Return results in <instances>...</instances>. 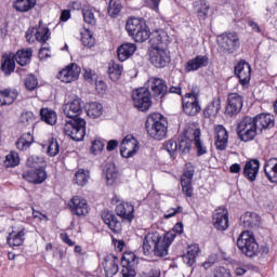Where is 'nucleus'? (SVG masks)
I'll list each match as a JSON object with an SVG mask.
<instances>
[{
  "instance_id": "nucleus-9",
  "label": "nucleus",
  "mask_w": 277,
  "mask_h": 277,
  "mask_svg": "<svg viewBox=\"0 0 277 277\" xmlns=\"http://www.w3.org/2000/svg\"><path fill=\"white\" fill-rule=\"evenodd\" d=\"M137 150H140V142H137V138L128 135L122 140L120 144L121 157L129 159L134 157L137 154Z\"/></svg>"
},
{
  "instance_id": "nucleus-59",
  "label": "nucleus",
  "mask_w": 277,
  "mask_h": 277,
  "mask_svg": "<svg viewBox=\"0 0 277 277\" xmlns=\"http://www.w3.org/2000/svg\"><path fill=\"white\" fill-rule=\"evenodd\" d=\"M184 97L187 98H200V87H198L197 84H193L190 92L186 93L184 95Z\"/></svg>"
},
{
  "instance_id": "nucleus-32",
  "label": "nucleus",
  "mask_w": 277,
  "mask_h": 277,
  "mask_svg": "<svg viewBox=\"0 0 277 277\" xmlns=\"http://www.w3.org/2000/svg\"><path fill=\"white\" fill-rule=\"evenodd\" d=\"M135 51H137V45L135 43H123L117 49V55L119 62H127Z\"/></svg>"
},
{
  "instance_id": "nucleus-63",
  "label": "nucleus",
  "mask_w": 277,
  "mask_h": 277,
  "mask_svg": "<svg viewBox=\"0 0 277 277\" xmlns=\"http://www.w3.org/2000/svg\"><path fill=\"white\" fill-rule=\"evenodd\" d=\"M183 211V207H177L176 209L171 208L167 214H164L166 220H170V217H174L176 213H181Z\"/></svg>"
},
{
  "instance_id": "nucleus-53",
  "label": "nucleus",
  "mask_w": 277,
  "mask_h": 277,
  "mask_svg": "<svg viewBox=\"0 0 277 277\" xmlns=\"http://www.w3.org/2000/svg\"><path fill=\"white\" fill-rule=\"evenodd\" d=\"M166 150L169 153L171 159H176V150H179V144L174 140H169L164 145Z\"/></svg>"
},
{
  "instance_id": "nucleus-18",
  "label": "nucleus",
  "mask_w": 277,
  "mask_h": 277,
  "mask_svg": "<svg viewBox=\"0 0 277 277\" xmlns=\"http://www.w3.org/2000/svg\"><path fill=\"white\" fill-rule=\"evenodd\" d=\"M212 220L216 230L224 232L228 229V210L226 208L215 210Z\"/></svg>"
},
{
  "instance_id": "nucleus-38",
  "label": "nucleus",
  "mask_w": 277,
  "mask_h": 277,
  "mask_svg": "<svg viewBox=\"0 0 277 277\" xmlns=\"http://www.w3.org/2000/svg\"><path fill=\"white\" fill-rule=\"evenodd\" d=\"M37 0H14L13 9L16 12L25 13L36 8Z\"/></svg>"
},
{
  "instance_id": "nucleus-33",
  "label": "nucleus",
  "mask_w": 277,
  "mask_h": 277,
  "mask_svg": "<svg viewBox=\"0 0 277 277\" xmlns=\"http://www.w3.org/2000/svg\"><path fill=\"white\" fill-rule=\"evenodd\" d=\"M14 62L19 66H27L31 62L34 50L31 48L18 50L15 54H11Z\"/></svg>"
},
{
  "instance_id": "nucleus-50",
  "label": "nucleus",
  "mask_w": 277,
  "mask_h": 277,
  "mask_svg": "<svg viewBox=\"0 0 277 277\" xmlns=\"http://www.w3.org/2000/svg\"><path fill=\"white\" fill-rule=\"evenodd\" d=\"M195 146L197 148V157H202V155H207V147L202 145V141H200V129L194 131Z\"/></svg>"
},
{
  "instance_id": "nucleus-43",
  "label": "nucleus",
  "mask_w": 277,
  "mask_h": 277,
  "mask_svg": "<svg viewBox=\"0 0 277 277\" xmlns=\"http://www.w3.org/2000/svg\"><path fill=\"white\" fill-rule=\"evenodd\" d=\"M49 38H51V30L49 27H38L35 29V39L37 42H40L41 44H44Z\"/></svg>"
},
{
  "instance_id": "nucleus-48",
  "label": "nucleus",
  "mask_w": 277,
  "mask_h": 277,
  "mask_svg": "<svg viewBox=\"0 0 277 277\" xmlns=\"http://www.w3.org/2000/svg\"><path fill=\"white\" fill-rule=\"evenodd\" d=\"M109 16L113 18H116L120 12H122V3L120 0H110L108 3V10H107Z\"/></svg>"
},
{
  "instance_id": "nucleus-24",
  "label": "nucleus",
  "mask_w": 277,
  "mask_h": 277,
  "mask_svg": "<svg viewBox=\"0 0 277 277\" xmlns=\"http://www.w3.org/2000/svg\"><path fill=\"white\" fill-rule=\"evenodd\" d=\"M209 66V56L197 55L195 58L189 60L185 65L186 72H194Z\"/></svg>"
},
{
  "instance_id": "nucleus-34",
  "label": "nucleus",
  "mask_w": 277,
  "mask_h": 277,
  "mask_svg": "<svg viewBox=\"0 0 277 277\" xmlns=\"http://www.w3.org/2000/svg\"><path fill=\"white\" fill-rule=\"evenodd\" d=\"M198 254H200V247L198 243H193L188 246L187 252L182 256V259L188 267H192L194 263H196V256H198Z\"/></svg>"
},
{
  "instance_id": "nucleus-36",
  "label": "nucleus",
  "mask_w": 277,
  "mask_h": 277,
  "mask_svg": "<svg viewBox=\"0 0 277 277\" xmlns=\"http://www.w3.org/2000/svg\"><path fill=\"white\" fill-rule=\"evenodd\" d=\"M106 185H114L116 183V179H118V169H116V164L113 162H108L103 170Z\"/></svg>"
},
{
  "instance_id": "nucleus-3",
  "label": "nucleus",
  "mask_w": 277,
  "mask_h": 277,
  "mask_svg": "<svg viewBox=\"0 0 277 277\" xmlns=\"http://www.w3.org/2000/svg\"><path fill=\"white\" fill-rule=\"evenodd\" d=\"M236 246L249 259L259 256V242H256L254 234L250 230H245L239 235Z\"/></svg>"
},
{
  "instance_id": "nucleus-28",
  "label": "nucleus",
  "mask_w": 277,
  "mask_h": 277,
  "mask_svg": "<svg viewBox=\"0 0 277 277\" xmlns=\"http://www.w3.org/2000/svg\"><path fill=\"white\" fill-rule=\"evenodd\" d=\"M259 168H261V162L256 159L249 160L243 168V176L249 181H256V174H259Z\"/></svg>"
},
{
  "instance_id": "nucleus-30",
  "label": "nucleus",
  "mask_w": 277,
  "mask_h": 277,
  "mask_svg": "<svg viewBox=\"0 0 277 277\" xmlns=\"http://www.w3.org/2000/svg\"><path fill=\"white\" fill-rule=\"evenodd\" d=\"M240 222L245 228H259L261 225V216L256 212H246L241 217Z\"/></svg>"
},
{
  "instance_id": "nucleus-61",
  "label": "nucleus",
  "mask_w": 277,
  "mask_h": 277,
  "mask_svg": "<svg viewBox=\"0 0 277 277\" xmlns=\"http://www.w3.org/2000/svg\"><path fill=\"white\" fill-rule=\"evenodd\" d=\"M25 38L28 44H34L36 42V28H28Z\"/></svg>"
},
{
  "instance_id": "nucleus-35",
  "label": "nucleus",
  "mask_w": 277,
  "mask_h": 277,
  "mask_svg": "<svg viewBox=\"0 0 277 277\" xmlns=\"http://www.w3.org/2000/svg\"><path fill=\"white\" fill-rule=\"evenodd\" d=\"M1 70L4 72L5 77H10L16 68V63L12 54H4L1 58Z\"/></svg>"
},
{
  "instance_id": "nucleus-15",
  "label": "nucleus",
  "mask_w": 277,
  "mask_h": 277,
  "mask_svg": "<svg viewBox=\"0 0 277 277\" xmlns=\"http://www.w3.org/2000/svg\"><path fill=\"white\" fill-rule=\"evenodd\" d=\"M69 209L78 217L85 216L89 213L88 201L79 196H74L68 202Z\"/></svg>"
},
{
  "instance_id": "nucleus-26",
  "label": "nucleus",
  "mask_w": 277,
  "mask_h": 277,
  "mask_svg": "<svg viewBox=\"0 0 277 277\" xmlns=\"http://www.w3.org/2000/svg\"><path fill=\"white\" fill-rule=\"evenodd\" d=\"M252 118L255 122V127H258V129H261V131H263V129L265 130L274 128L275 122L274 116L272 114L263 113Z\"/></svg>"
},
{
  "instance_id": "nucleus-37",
  "label": "nucleus",
  "mask_w": 277,
  "mask_h": 277,
  "mask_svg": "<svg viewBox=\"0 0 277 277\" xmlns=\"http://www.w3.org/2000/svg\"><path fill=\"white\" fill-rule=\"evenodd\" d=\"M194 10L199 21H207V17L209 16V4L207 3V0L195 1Z\"/></svg>"
},
{
  "instance_id": "nucleus-46",
  "label": "nucleus",
  "mask_w": 277,
  "mask_h": 277,
  "mask_svg": "<svg viewBox=\"0 0 277 277\" xmlns=\"http://www.w3.org/2000/svg\"><path fill=\"white\" fill-rule=\"evenodd\" d=\"M121 75H122V66H120L117 63H111L108 66V77L109 79H111V81H118Z\"/></svg>"
},
{
  "instance_id": "nucleus-42",
  "label": "nucleus",
  "mask_w": 277,
  "mask_h": 277,
  "mask_svg": "<svg viewBox=\"0 0 277 277\" xmlns=\"http://www.w3.org/2000/svg\"><path fill=\"white\" fill-rule=\"evenodd\" d=\"M40 116L41 120L45 122V124H50L51 127H53V124L57 122V114L49 108H41Z\"/></svg>"
},
{
  "instance_id": "nucleus-51",
  "label": "nucleus",
  "mask_w": 277,
  "mask_h": 277,
  "mask_svg": "<svg viewBox=\"0 0 277 277\" xmlns=\"http://www.w3.org/2000/svg\"><path fill=\"white\" fill-rule=\"evenodd\" d=\"M18 163H21V158L18 157V153L11 151L9 155H6L5 157L6 168H16Z\"/></svg>"
},
{
  "instance_id": "nucleus-49",
  "label": "nucleus",
  "mask_w": 277,
  "mask_h": 277,
  "mask_svg": "<svg viewBox=\"0 0 277 277\" xmlns=\"http://www.w3.org/2000/svg\"><path fill=\"white\" fill-rule=\"evenodd\" d=\"M28 168H35V170H42L44 168V158L32 155L27 159Z\"/></svg>"
},
{
  "instance_id": "nucleus-58",
  "label": "nucleus",
  "mask_w": 277,
  "mask_h": 277,
  "mask_svg": "<svg viewBox=\"0 0 277 277\" xmlns=\"http://www.w3.org/2000/svg\"><path fill=\"white\" fill-rule=\"evenodd\" d=\"M179 150H181L183 155H187V153L192 150V142L187 138L181 140L179 144Z\"/></svg>"
},
{
  "instance_id": "nucleus-22",
  "label": "nucleus",
  "mask_w": 277,
  "mask_h": 277,
  "mask_svg": "<svg viewBox=\"0 0 277 277\" xmlns=\"http://www.w3.org/2000/svg\"><path fill=\"white\" fill-rule=\"evenodd\" d=\"M102 220L104 224H107L108 228L113 233H120L122 230V223L118 220V216L111 211H104L102 213Z\"/></svg>"
},
{
  "instance_id": "nucleus-7",
  "label": "nucleus",
  "mask_w": 277,
  "mask_h": 277,
  "mask_svg": "<svg viewBox=\"0 0 277 277\" xmlns=\"http://www.w3.org/2000/svg\"><path fill=\"white\" fill-rule=\"evenodd\" d=\"M217 44L222 53H236L239 50V36L237 32H223L217 37Z\"/></svg>"
},
{
  "instance_id": "nucleus-8",
  "label": "nucleus",
  "mask_w": 277,
  "mask_h": 277,
  "mask_svg": "<svg viewBox=\"0 0 277 277\" xmlns=\"http://www.w3.org/2000/svg\"><path fill=\"white\" fill-rule=\"evenodd\" d=\"M149 60L155 68H166L170 63V52L163 48H153Z\"/></svg>"
},
{
  "instance_id": "nucleus-52",
  "label": "nucleus",
  "mask_w": 277,
  "mask_h": 277,
  "mask_svg": "<svg viewBox=\"0 0 277 277\" xmlns=\"http://www.w3.org/2000/svg\"><path fill=\"white\" fill-rule=\"evenodd\" d=\"M82 16L87 25H91V27H94V25H96V17L94 16V12L91 9H82Z\"/></svg>"
},
{
  "instance_id": "nucleus-55",
  "label": "nucleus",
  "mask_w": 277,
  "mask_h": 277,
  "mask_svg": "<svg viewBox=\"0 0 277 277\" xmlns=\"http://www.w3.org/2000/svg\"><path fill=\"white\" fill-rule=\"evenodd\" d=\"M182 192L187 198L194 196V186L189 180H181Z\"/></svg>"
},
{
  "instance_id": "nucleus-11",
  "label": "nucleus",
  "mask_w": 277,
  "mask_h": 277,
  "mask_svg": "<svg viewBox=\"0 0 277 277\" xmlns=\"http://www.w3.org/2000/svg\"><path fill=\"white\" fill-rule=\"evenodd\" d=\"M79 75H81V67L75 63H71L62 69L56 77L63 83H72V81H77V79H79Z\"/></svg>"
},
{
  "instance_id": "nucleus-31",
  "label": "nucleus",
  "mask_w": 277,
  "mask_h": 277,
  "mask_svg": "<svg viewBox=\"0 0 277 277\" xmlns=\"http://www.w3.org/2000/svg\"><path fill=\"white\" fill-rule=\"evenodd\" d=\"M18 98V91L16 89H3L0 91V107L5 105H13L14 101Z\"/></svg>"
},
{
  "instance_id": "nucleus-25",
  "label": "nucleus",
  "mask_w": 277,
  "mask_h": 277,
  "mask_svg": "<svg viewBox=\"0 0 277 277\" xmlns=\"http://www.w3.org/2000/svg\"><path fill=\"white\" fill-rule=\"evenodd\" d=\"M27 235V230L25 228L12 230L9 233L6 237V243L10 248L23 246L25 243V236Z\"/></svg>"
},
{
  "instance_id": "nucleus-60",
  "label": "nucleus",
  "mask_w": 277,
  "mask_h": 277,
  "mask_svg": "<svg viewBox=\"0 0 277 277\" xmlns=\"http://www.w3.org/2000/svg\"><path fill=\"white\" fill-rule=\"evenodd\" d=\"M195 170L192 167H187L186 169H184V172L181 176V181H194V174H195Z\"/></svg>"
},
{
  "instance_id": "nucleus-10",
  "label": "nucleus",
  "mask_w": 277,
  "mask_h": 277,
  "mask_svg": "<svg viewBox=\"0 0 277 277\" xmlns=\"http://www.w3.org/2000/svg\"><path fill=\"white\" fill-rule=\"evenodd\" d=\"M63 113L69 120L80 119L79 116L83 114V106L81 105V98H74L65 101L63 105Z\"/></svg>"
},
{
  "instance_id": "nucleus-29",
  "label": "nucleus",
  "mask_w": 277,
  "mask_h": 277,
  "mask_svg": "<svg viewBox=\"0 0 277 277\" xmlns=\"http://www.w3.org/2000/svg\"><path fill=\"white\" fill-rule=\"evenodd\" d=\"M214 131L216 133L215 146L217 150H226L228 144V131L224 126H216Z\"/></svg>"
},
{
  "instance_id": "nucleus-45",
  "label": "nucleus",
  "mask_w": 277,
  "mask_h": 277,
  "mask_svg": "<svg viewBox=\"0 0 277 277\" xmlns=\"http://www.w3.org/2000/svg\"><path fill=\"white\" fill-rule=\"evenodd\" d=\"M88 181H90V172L83 169L78 170L75 174L74 183L83 187L84 185H88Z\"/></svg>"
},
{
  "instance_id": "nucleus-27",
  "label": "nucleus",
  "mask_w": 277,
  "mask_h": 277,
  "mask_svg": "<svg viewBox=\"0 0 277 277\" xmlns=\"http://www.w3.org/2000/svg\"><path fill=\"white\" fill-rule=\"evenodd\" d=\"M103 266L106 277L116 276L118 274V258L114 254L106 255Z\"/></svg>"
},
{
  "instance_id": "nucleus-20",
  "label": "nucleus",
  "mask_w": 277,
  "mask_h": 277,
  "mask_svg": "<svg viewBox=\"0 0 277 277\" xmlns=\"http://www.w3.org/2000/svg\"><path fill=\"white\" fill-rule=\"evenodd\" d=\"M23 179L34 185H40L47 181V171L44 169L27 170L23 173Z\"/></svg>"
},
{
  "instance_id": "nucleus-47",
  "label": "nucleus",
  "mask_w": 277,
  "mask_h": 277,
  "mask_svg": "<svg viewBox=\"0 0 277 277\" xmlns=\"http://www.w3.org/2000/svg\"><path fill=\"white\" fill-rule=\"evenodd\" d=\"M81 42L83 47H87L88 49H92L95 44L94 35H92V31L89 30V28H84V31L81 32Z\"/></svg>"
},
{
  "instance_id": "nucleus-4",
  "label": "nucleus",
  "mask_w": 277,
  "mask_h": 277,
  "mask_svg": "<svg viewBox=\"0 0 277 277\" xmlns=\"http://www.w3.org/2000/svg\"><path fill=\"white\" fill-rule=\"evenodd\" d=\"M237 135L240 142H252L254 137H256L259 128L254 122V118L250 116H245L238 123H237Z\"/></svg>"
},
{
  "instance_id": "nucleus-57",
  "label": "nucleus",
  "mask_w": 277,
  "mask_h": 277,
  "mask_svg": "<svg viewBox=\"0 0 277 277\" xmlns=\"http://www.w3.org/2000/svg\"><path fill=\"white\" fill-rule=\"evenodd\" d=\"M19 122H22V124H24V127H27L28 124H32L34 113H31V111L23 113L21 115Z\"/></svg>"
},
{
  "instance_id": "nucleus-2",
  "label": "nucleus",
  "mask_w": 277,
  "mask_h": 277,
  "mask_svg": "<svg viewBox=\"0 0 277 277\" xmlns=\"http://www.w3.org/2000/svg\"><path fill=\"white\" fill-rule=\"evenodd\" d=\"M126 31L134 42H146L150 38V28L144 18L130 17L126 23Z\"/></svg>"
},
{
  "instance_id": "nucleus-64",
  "label": "nucleus",
  "mask_w": 277,
  "mask_h": 277,
  "mask_svg": "<svg viewBox=\"0 0 277 277\" xmlns=\"http://www.w3.org/2000/svg\"><path fill=\"white\" fill-rule=\"evenodd\" d=\"M95 89L97 90V92L103 94L107 91V84L103 80L96 81Z\"/></svg>"
},
{
  "instance_id": "nucleus-56",
  "label": "nucleus",
  "mask_w": 277,
  "mask_h": 277,
  "mask_svg": "<svg viewBox=\"0 0 277 277\" xmlns=\"http://www.w3.org/2000/svg\"><path fill=\"white\" fill-rule=\"evenodd\" d=\"M25 88L30 92H34L38 88V78L34 75H29L25 79Z\"/></svg>"
},
{
  "instance_id": "nucleus-40",
  "label": "nucleus",
  "mask_w": 277,
  "mask_h": 277,
  "mask_svg": "<svg viewBox=\"0 0 277 277\" xmlns=\"http://www.w3.org/2000/svg\"><path fill=\"white\" fill-rule=\"evenodd\" d=\"M222 108V103L220 98H214L203 110L205 118H211L217 116L220 109Z\"/></svg>"
},
{
  "instance_id": "nucleus-13",
  "label": "nucleus",
  "mask_w": 277,
  "mask_h": 277,
  "mask_svg": "<svg viewBox=\"0 0 277 277\" xmlns=\"http://www.w3.org/2000/svg\"><path fill=\"white\" fill-rule=\"evenodd\" d=\"M150 90L156 101H162L168 94V82L161 78H150Z\"/></svg>"
},
{
  "instance_id": "nucleus-17",
  "label": "nucleus",
  "mask_w": 277,
  "mask_h": 277,
  "mask_svg": "<svg viewBox=\"0 0 277 277\" xmlns=\"http://www.w3.org/2000/svg\"><path fill=\"white\" fill-rule=\"evenodd\" d=\"M182 109L186 116H198L202 109L200 106V98L183 96Z\"/></svg>"
},
{
  "instance_id": "nucleus-19",
  "label": "nucleus",
  "mask_w": 277,
  "mask_h": 277,
  "mask_svg": "<svg viewBox=\"0 0 277 277\" xmlns=\"http://www.w3.org/2000/svg\"><path fill=\"white\" fill-rule=\"evenodd\" d=\"M168 42H170V37L163 29H156L151 32L149 30V43L151 49H161L163 48L162 44H168Z\"/></svg>"
},
{
  "instance_id": "nucleus-23",
  "label": "nucleus",
  "mask_w": 277,
  "mask_h": 277,
  "mask_svg": "<svg viewBox=\"0 0 277 277\" xmlns=\"http://www.w3.org/2000/svg\"><path fill=\"white\" fill-rule=\"evenodd\" d=\"M161 239L159 232L148 233L143 239V252L146 256L151 254L157 246V241Z\"/></svg>"
},
{
  "instance_id": "nucleus-39",
  "label": "nucleus",
  "mask_w": 277,
  "mask_h": 277,
  "mask_svg": "<svg viewBox=\"0 0 277 277\" xmlns=\"http://www.w3.org/2000/svg\"><path fill=\"white\" fill-rule=\"evenodd\" d=\"M87 116L93 119L101 118V116H103V104L97 102H90L87 105Z\"/></svg>"
},
{
  "instance_id": "nucleus-54",
  "label": "nucleus",
  "mask_w": 277,
  "mask_h": 277,
  "mask_svg": "<svg viewBox=\"0 0 277 277\" xmlns=\"http://www.w3.org/2000/svg\"><path fill=\"white\" fill-rule=\"evenodd\" d=\"M48 155L50 157H56V155H60V143L57 140L51 138L49 141Z\"/></svg>"
},
{
  "instance_id": "nucleus-21",
  "label": "nucleus",
  "mask_w": 277,
  "mask_h": 277,
  "mask_svg": "<svg viewBox=\"0 0 277 277\" xmlns=\"http://www.w3.org/2000/svg\"><path fill=\"white\" fill-rule=\"evenodd\" d=\"M115 211L118 217H121L122 222L131 223L133 222V217H135L133 215V213H135V208L129 202H121L117 205Z\"/></svg>"
},
{
  "instance_id": "nucleus-1",
  "label": "nucleus",
  "mask_w": 277,
  "mask_h": 277,
  "mask_svg": "<svg viewBox=\"0 0 277 277\" xmlns=\"http://www.w3.org/2000/svg\"><path fill=\"white\" fill-rule=\"evenodd\" d=\"M145 129L150 137L161 141L168 135V121H166L163 115L153 113L147 116Z\"/></svg>"
},
{
  "instance_id": "nucleus-62",
  "label": "nucleus",
  "mask_w": 277,
  "mask_h": 277,
  "mask_svg": "<svg viewBox=\"0 0 277 277\" xmlns=\"http://www.w3.org/2000/svg\"><path fill=\"white\" fill-rule=\"evenodd\" d=\"M103 148H105V143L102 142L101 140H95L92 142V147L91 150L93 153H101L103 150Z\"/></svg>"
},
{
  "instance_id": "nucleus-44",
  "label": "nucleus",
  "mask_w": 277,
  "mask_h": 277,
  "mask_svg": "<svg viewBox=\"0 0 277 277\" xmlns=\"http://www.w3.org/2000/svg\"><path fill=\"white\" fill-rule=\"evenodd\" d=\"M268 163H274V166L271 168V172H267V168H269V164H265L264 167L265 175L267 176L268 181L277 185V159L273 158L268 161Z\"/></svg>"
},
{
  "instance_id": "nucleus-41",
  "label": "nucleus",
  "mask_w": 277,
  "mask_h": 277,
  "mask_svg": "<svg viewBox=\"0 0 277 277\" xmlns=\"http://www.w3.org/2000/svg\"><path fill=\"white\" fill-rule=\"evenodd\" d=\"M34 143V134L31 132L24 133L16 142L18 150H27Z\"/></svg>"
},
{
  "instance_id": "nucleus-12",
  "label": "nucleus",
  "mask_w": 277,
  "mask_h": 277,
  "mask_svg": "<svg viewBox=\"0 0 277 277\" xmlns=\"http://www.w3.org/2000/svg\"><path fill=\"white\" fill-rule=\"evenodd\" d=\"M243 108V96L238 93H230L227 97L225 114L227 116H237Z\"/></svg>"
},
{
  "instance_id": "nucleus-14",
  "label": "nucleus",
  "mask_w": 277,
  "mask_h": 277,
  "mask_svg": "<svg viewBox=\"0 0 277 277\" xmlns=\"http://www.w3.org/2000/svg\"><path fill=\"white\" fill-rule=\"evenodd\" d=\"M176 234H167L163 237L160 236V239H158L154 248V254L160 258L168 256V248L172 246Z\"/></svg>"
},
{
  "instance_id": "nucleus-16",
  "label": "nucleus",
  "mask_w": 277,
  "mask_h": 277,
  "mask_svg": "<svg viewBox=\"0 0 277 277\" xmlns=\"http://www.w3.org/2000/svg\"><path fill=\"white\" fill-rule=\"evenodd\" d=\"M235 75L239 79L241 85H248L252 77V67L246 61H240L235 66Z\"/></svg>"
},
{
  "instance_id": "nucleus-5",
  "label": "nucleus",
  "mask_w": 277,
  "mask_h": 277,
  "mask_svg": "<svg viewBox=\"0 0 277 277\" xmlns=\"http://www.w3.org/2000/svg\"><path fill=\"white\" fill-rule=\"evenodd\" d=\"M64 133L74 142H83L85 138V119H69L65 121Z\"/></svg>"
},
{
  "instance_id": "nucleus-6",
  "label": "nucleus",
  "mask_w": 277,
  "mask_h": 277,
  "mask_svg": "<svg viewBox=\"0 0 277 277\" xmlns=\"http://www.w3.org/2000/svg\"><path fill=\"white\" fill-rule=\"evenodd\" d=\"M134 107L138 111H148L153 107V94L147 88H140L132 92Z\"/></svg>"
}]
</instances>
